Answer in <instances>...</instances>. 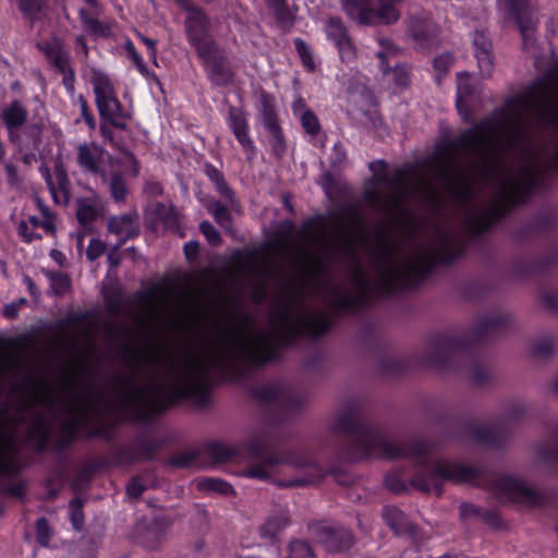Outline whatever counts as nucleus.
I'll return each mask as SVG.
<instances>
[{"label":"nucleus","instance_id":"obj_10","mask_svg":"<svg viewBox=\"0 0 558 558\" xmlns=\"http://www.w3.org/2000/svg\"><path fill=\"white\" fill-rule=\"evenodd\" d=\"M312 536L329 553L349 550L354 542L352 532L340 523L329 520L313 521L307 524Z\"/></svg>","mask_w":558,"mask_h":558},{"label":"nucleus","instance_id":"obj_50","mask_svg":"<svg viewBox=\"0 0 558 558\" xmlns=\"http://www.w3.org/2000/svg\"><path fill=\"white\" fill-rule=\"evenodd\" d=\"M232 133L238 140L239 144L242 146L246 155V159L248 161H252L256 156V147L248 134V129H242L240 131H234Z\"/></svg>","mask_w":558,"mask_h":558},{"label":"nucleus","instance_id":"obj_34","mask_svg":"<svg viewBox=\"0 0 558 558\" xmlns=\"http://www.w3.org/2000/svg\"><path fill=\"white\" fill-rule=\"evenodd\" d=\"M154 213L168 230L172 232H177L179 230L180 217L173 205L168 206L163 203H157Z\"/></svg>","mask_w":558,"mask_h":558},{"label":"nucleus","instance_id":"obj_11","mask_svg":"<svg viewBox=\"0 0 558 558\" xmlns=\"http://www.w3.org/2000/svg\"><path fill=\"white\" fill-rule=\"evenodd\" d=\"M173 519L162 511L144 515L134 525L136 539L149 549H156L165 539L168 530L173 525Z\"/></svg>","mask_w":558,"mask_h":558},{"label":"nucleus","instance_id":"obj_57","mask_svg":"<svg viewBox=\"0 0 558 558\" xmlns=\"http://www.w3.org/2000/svg\"><path fill=\"white\" fill-rule=\"evenodd\" d=\"M114 427H116V423H112V422L102 423L98 426H95L89 432H87L86 437L87 438L99 437L106 441H110L113 439Z\"/></svg>","mask_w":558,"mask_h":558},{"label":"nucleus","instance_id":"obj_31","mask_svg":"<svg viewBox=\"0 0 558 558\" xmlns=\"http://www.w3.org/2000/svg\"><path fill=\"white\" fill-rule=\"evenodd\" d=\"M204 172L207 178L215 184L217 192L230 203H233L234 192L227 183L222 172L209 162L204 165Z\"/></svg>","mask_w":558,"mask_h":558},{"label":"nucleus","instance_id":"obj_12","mask_svg":"<svg viewBox=\"0 0 558 558\" xmlns=\"http://www.w3.org/2000/svg\"><path fill=\"white\" fill-rule=\"evenodd\" d=\"M183 25L187 40L197 53L217 45L209 34L211 23L203 8L198 7L187 13Z\"/></svg>","mask_w":558,"mask_h":558},{"label":"nucleus","instance_id":"obj_26","mask_svg":"<svg viewBox=\"0 0 558 558\" xmlns=\"http://www.w3.org/2000/svg\"><path fill=\"white\" fill-rule=\"evenodd\" d=\"M76 205V218L84 228L89 227L104 211L96 196L78 198Z\"/></svg>","mask_w":558,"mask_h":558},{"label":"nucleus","instance_id":"obj_27","mask_svg":"<svg viewBox=\"0 0 558 558\" xmlns=\"http://www.w3.org/2000/svg\"><path fill=\"white\" fill-rule=\"evenodd\" d=\"M27 117L26 108L17 99L11 101L0 113V118L7 129H20L27 121Z\"/></svg>","mask_w":558,"mask_h":558},{"label":"nucleus","instance_id":"obj_33","mask_svg":"<svg viewBox=\"0 0 558 558\" xmlns=\"http://www.w3.org/2000/svg\"><path fill=\"white\" fill-rule=\"evenodd\" d=\"M78 16L82 22L84 29L95 36H99L102 38H108L111 36V28L108 24L99 21L89 15V13L85 9H81L78 11Z\"/></svg>","mask_w":558,"mask_h":558},{"label":"nucleus","instance_id":"obj_52","mask_svg":"<svg viewBox=\"0 0 558 558\" xmlns=\"http://www.w3.org/2000/svg\"><path fill=\"white\" fill-rule=\"evenodd\" d=\"M43 126L39 123H32L24 128L26 146L32 149H38L41 144Z\"/></svg>","mask_w":558,"mask_h":558},{"label":"nucleus","instance_id":"obj_35","mask_svg":"<svg viewBox=\"0 0 558 558\" xmlns=\"http://www.w3.org/2000/svg\"><path fill=\"white\" fill-rule=\"evenodd\" d=\"M473 437L487 446L498 447L505 441V435L499 432L497 426H476L472 430Z\"/></svg>","mask_w":558,"mask_h":558},{"label":"nucleus","instance_id":"obj_32","mask_svg":"<svg viewBox=\"0 0 558 558\" xmlns=\"http://www.w3.org/2000/svg\"><path fill=\"white\" fill-rule=\"evenodd\" d=\"M531 413V407L521 401L511 403L502 414L499 425H517L526 418Z\"/></svg>","mask_w":558,"mask_h":558},{"label":"nucleus","instance_id":"obj_37","mask_svg":"<svg viewBox=\"0 0 558 558\" xmlns=\"http://www.w3.org/2000/svg\"><path fill=\"white\" fill-rule=\"evenodd\" d=\"M50 281V290L57 296L64 295L71 288V280L68 275L61 271L43 270Z\"/></svg>","mask_w":558,"mask_h":558},{"label":"nucleus","instance_id":"obj_25","mask_svg":"<svg viewBox=\"0 0 558 558\" xmlns=\"http://www.w3.org/2000/svg\"><path fill=\"white\" fill-rule=\"evenodd\" d=\"M36 47L45 54L52 68L60 65V63L71 58L70 52L64 47L63 40L57 36L38 41Z\"/></svg>","mask_w":558,"mask_h":558},{"label":"nucleus","instance_id":"obj_6","mask_svg":"<svg viewBox=\"0 0 558 558\" xmlns=\"http://www.w3.org/2000/svg\"><path fill=\"white\" fill-rule=\"evenodd\" d=\"M368 168L375 173L377 184L386 186L391 192L389 195L383 196L377 186H371L363 191V199L371 207L385 213L399 207L411 191L408 170L404 168L397 169L393 175H389L387 163L384 160L372 161Z\"/></svg>","mask_w":558,"mask_h":558},{"label":"nucleus","instance_id":"obj_13","mask_svg":"<svg viewBox=\"0 0 558 558\" xmlns=\"http://www.w3.org/2000/svg\"><path fill=\"white\" fill-rule=\"evenodd\" d=\"M407 33L418 51H430L439 44V27L425 15H414L407 22Z\"/></svg>","mask_w":558,"mask_h":558},{"label":"nucleus","instance_id":"obj_38","mask_svg":"<svg viewBox=\"0 0 558 558\" xmlns=\"http://www.w3.org/2000/svg\"><path fill=\"white\" fill-rule=\"evenodd\" d=\"M19 10L32 24L39 20V14L46 8L45 0H19Z\"/></svg>","mask_w":558,"mask_h":558},{"label":"nucleus","instance_id":"obj_16","mask_svg":"<svg viewBox=\"0 0 558 558\" xmlns=\"http://www.w3.org/2000/svg\"><path fill=\"white\" fill-rule=\"evenodd\" d=\"M383 519L389 529L398 536L408 535L415 546H421L427 539L426 534L396 506H385Z\"/></svg>","mask_w":558,"mask_h":558},{"label":"nucleus","instance_id":"obj_46","mask_svg":"<svg viewBox=\"0 0 558 558\" xmlns=\"http://www.w3.org/2000/svg\"><path fill=\"white\" fill-rule=\"evenodd\" d=\"M266 130L269 132V134L271 136L270 144H271L272 153L276 155V157L281 158L286 153L287 145H286L284 135H283V132H282L280 125L279 124L272 125L270 128H267Z\"/></svg>","mask_w":558,"mask_h":558},{"label":"nucleus","instance_id":"obj_18","mask_svg":"<svg viewBox=\"0 0 558 558\" xmlns=\"http://www.w3.org/2000/svg\"><path fill=\"white\" fill-rule=\"evenodd\" d=\"M108 231L119 236L120 245L134 239L141 233L140 216L136 210L108 219Z\"/></svg>","mask_w":558,"mask_h":558},{"label":"nucleus","instance_id":"obj_21","mask_svg":"<svg viewBox=\"0 0 558 558\" xmlns=\"http://www.w3.org/2000/svg\"><path fill=\"white\" fill-rule=\"evenodd\" d=\"M291 517L287 509H280L269 514L263 524L258 527V534L262 538L275 544L279 535L290 525Z\"/></svg>","mask_w":558,"mask_h":558},{"label":"nucleus","instance_id":"obj_14","mask_svg":"<svg viewBox=\"0 0 558 558\" xmlns=\"http://www.w3.org/2000/svg\"><path fill=\"white\" fill-rule=\"evenodd\" d=\"M197 56L202 59L208 78L214 85L228 86L233 82L234 73L227 57L217 45L206 50L202 49Z\"/></svg>","mask_w":558,"mask_h":558},{"label":"nucleus","instance_id":"obj_9","mask_svg":"<svg viewBox=\"0 0 558 558\" xmlns=\"http://www.w3.org/2000/svg\"><path fill=\"white\" fill-rule=\"evenodd\" d=\"M92 85L100 118L108 121L116 129L125 130L126 121L131 118V114L123 109L117 98L110 80L101 73H95L92 77Z\"/></svg>","mask_w":558,"mask_h":558},{"label":"nucleus","instance_id":"obj_60","mask_svg":"<svg viewBox=\"0 0 558 558\" xmlns=\"http://www.w3.org/2000/svg\"><path fill=\"white\" fill-rule=\"evenodd\" d=\"M472 381L477 386H484L490 380V373L480 364H472L471 368Z\"/></svg>","mask_w":558,"mask_h":558},{"label":"nucleus","instance_id":"obj_48","mask_svg":"<svg viewBox=\"0 0 558 558\" xmlns=\"http://www.w3.org/2000/svg\"><path fill=\"white\" fill-rule=\"evenodd\" d=\"M53 69L63 75V86L70 94H73L75 90V71L71 65V58L60 63V65H54Z\"/></svg>","mask_w":558,"mask_h":558},{"label":"nucleus","instance_id":"obj_1","mask_svg":"<svg viewBox=\"0 0 558 558\" xmlns=\"http://www.w3.org/2000/svg\"><path fill=\"white\" fill-rule=\"evenodd\" d=\"M332 324L330 314L307 305L302 289H291L286 302L271 315L267 329H255V319L247 313L215 319L201 351L190 350L180 357L168 359L167 387L157 381L155 371L147 374L146 385L137 383L147 366L155 368L161 361L154 343L146 342L143 349L124 345L122 360L130 374L113 378L116 400L94 383L76 380L78 389H74L66 379V403L85 420L119 409L136 422H147L182 399L206 407L216 373L240 375L247 367L264 366L277 357L279 349L293 345L300 336L319 338Z\"/></svg>","mask_w":558,"mask_h":558},{"label":"nucleus","instance_id":"obj_22","mask_svg":"<svg viewBox=\"0 0 558 558\" xmlns=\"http://www.w3.org/2000/svg\"><path fill=\"white\" fill-rule=\"evenodd\" d=\"M376 102L375 97L365 86L351 89L348 95L347 112L353 119L362 121V114Z\"/></svg>","mask_w":558,"mask_h":558},{"label":"nucleus","instance_id":"obj_62","mask_svg":"<svg viewBox=\"0 0 558 558\" xmlns=\"http://www.w3.org/2000/svg\"><path fill=\"white\" fill-rule=\"evenodd\" d=\"M106 251V243L99 239H92L86 250V257L90 262H95Z\"/></svg>","mask_w":558,"mask_h":558},{"label":"nucleus","instance_id":"obj_41","mask_svg":"<svg viewBox=\"0 0 558 558\" xmlns=\"http://www.w3.org/2000/svg\"><path fill=\"white\" fill-rule=\"evenodd\" d=\"M288 558H315V551L310 542L296 538L288 544Z\"/></svg>","mask_w":558,"mask_h":558},{"label":"nucleus","instance_id":"obj_29","mask_svg":"<svg viewBox=\"0 0 558 558\" xmlns=\"http://www.w3.org/2000/svg\"><path fill=\"white\" fill-rule=\"evenodd\" d=\"M51 426L46 418V416L41 413L36 414L29 427V436L36 438V451L43 452L48 444L50 437Z\"/></svg>","mask_w":558,"mask_h":558},{"label":"nucleus","instance_id":"obj_5","mask_svg":"<svg viewBox=\"0 0 558 558\" xmlns=\"http://www.w3.org/2000/svg\"><path fill=\"white\" fill-rule=\"evenodd\" d=\"M512 323L513 316L510 312L496 311L481 316L470 336L456 331L435 335L418 352L417 363L441 372L459 371L471 343L484 341Z\"/></svg>","mask_w":558,"mask_h":558},{"label":"nucleus","instance_id":"obj_61","mask_svg":"<svg viewBox=\"0 0 558 558\" xmlns=\"http://www.w3.org/2000/svg\"><path fill=\"white\" fill-rule=\"evenodd\" d=\"M365 120L371 128L378 129L383 125V119L378 110V105L375 102L371 108H368L363 114L362 120Z\"/></svg>","mask_w":558,"mask_h":558},{"label":"nucleus","instance_id":"obj_23","mask_svg":"<svg viewBox=\"0 0 558 558\" xmlns=\"http://www.w3.org/2000/svg\"><path fill=\"white\" fill-rule=\"evenodd\" d=\"M102 153V149L97 145L80 144L76 161L85 172L101 175L104 172L100 169Z\"/></svg>","mask_w":558,"mask_h":558},{"label":"nucleus","instance_id":"obj_44","mask_svg":"<svg viewBox=\"0 0 558 558\" xmlns=\"http://www.w3.org/2000/svg\"><path fill=\"white\" fill-rule=\"evenodd\" d=\"M293 43L303 66L307 71L314 72L316 63L310 46L302 38H295Z\"/></svg>","mask_w":558,"mask_h":558},{"label":"nucleus","instance_id":"obj_8","mask_svg":"<svg viewBox=\"0 0 558 558\" xmlns=\"http://www.w3.org/2000/svg\"><path fill=\"white\" fill-rule=\"evenodd\" d=\"M403 0H345L343 9L347 15L360 25L378 26L393 25L401 12L396 8Z\"/></svg>","mask_w":558,"mask_h":558},{"label":"nucleus","instance_id":"obj_7","mask_svg":"<svg viewBox=\"0 0 558 558\" xmlns=\"http://www.w3.org/2000/svg\"><path fill=\"white\" fill-rule=\"evenodd\" d=\"M492 488L500 501L515 502L529 508H543L553 498L548 490L535 489L525 481L514 476L493 477Z\"/></svg>","mask_w":558,"mask_h":558},{"label":"nucleus","instance_id":"obj_45","mask_svg":"<svg viewBox=\"0 0 558 558\" xmlns=\"http://www.w3.org/2000/svg\"><path fill=\"white\" fill-rule=\"evenodd\" d=\"M454 62V57L450 52L441 53L434 58L433 60V69L436 73V80L438 84L440 83L441 78L447 75L450 68L452 66Z\"/></svg>","mask_w":558,"mask_h":558},{"label":"nucleus","instance_id":"obj_64","mask_svg":"<svg viewBox=\"0 0 558 558\" xmlns=\"http://www.w3.org/2000/svg\"><path fill=\"white\" fill-rule=\"evenodd\" d=\"M17 233L23 239L24 242L31 243L34 240H40L41 235L33 230L28 226V222L22 220L17 226Z\"/></svg>","mask_w":558,"mask_h":558},{"label":"nucleus","instance_id":"obj_51","mask_svg":"<svg viewBox=\"0 0 558 558\" xmlns=\"http://www.w3.org/2000/svg\"><path fill=\"white\" fill-rule=\"evenodd\" d=\"M70 514L72 526L76 531H81L84 527V513H83V501L81 498H73L70 504Z\"/></svg>","mask_w":558,"mask_h":558},{"label":"nucleus","instance_id":"obj_47","mask_svg":"<svg viewBox=\"0 0 558 558\" xmlns=\"http://www.w3.org/2000/svg\"><path fill=\"white\" fill-rule=\"evenodd\" d=\"M260 113L265 129L279 124L275 107L266 94L260 98Z\"/></svg>","mask_w":558,"mask_h":558},{"label":"nucleus","instance_id":"obj_30","mask_svg":"<svg viewBox=\"0 0 558 558\" xmlns=\"http://www.w3.org/2000/svg\"><path fill=\"white\" fill-rule=\"evenodd\" d=\"M100 177L104 183L108 185L112 199L117 203L124 202L129 194V189L122 173L118 171L111 172L110 174L102 172Z\"/></svg>","mask_w":558,"mask_h":558},{"label":"nucleus","instance_id":"obj_15","mask_svg":"<svg viewBox=\"0 0 558 558\" xmlns=\"http://www.w3.org/2000/svg\"><path fill=\"white\" fill-rule=\"evenodd\" d=\"M253 396L263 404L274 405L281 411L290 410L303 404V399L296 396L281 383H268L253 390Z\"/></svg>","mask_w":558,"mask_h":558},{"label":"nucleus","instance_id":"obj_59","mask_svg":"<svg viewBox=\"0 0 558 558\" xmlns=\"http://www.w3.org/2000/svg\"><path fill=\"white\" fill-rule=\"evenodd\" d=\"M385 485L395 494H401L407 490L404 481L397 472L389 473L385 476Z\"/></svg>","mask_w":558,"mask_h":558},{"label":"nucleus","instance_id":"obj_49","mask_svg":"<svg viewBox=\"0 0 558 558\" xmlns=\"http://www.w3.org/2000/svg\"><path fill=\"white\" fill-rule=\"evenodd\" d=\"M228 123L232 132L248 129L245 112L238 107L231 106L228 111Z\"/></svg>","mask_w":558,"mask_h":558},{"label":"nucleus","instance_id":"obj_42","mask_svg":"<svg viewBox=\"0 0 558 558\" xmlns=\"http://www.w3.org/2000/svg\"><path fill=\"white\" fill-rule=\"evenodd\" d=\"M377 57L381 61L383 72L385 74L388 73V71H391L393 73V81H395L396 85H398L400 87H407L409 85V83H410L409 68L405 64H396L392 69H390V68L386 69V68H384L386 53L383 51H379L377 53Z\"/></svg>","mask_w":558,"mask_h":558},{"label":"nucleus","instance_id":"obj_58","mask_svg":"<svg viewBox=\"0 0 558 558\" xmlns=\"http://www.w3.org/2000/svg\"><path fill=\"white\" fill-rule=\"evenodd\" d=\"M199 230L210 245L217 246L221 243L222 239L219 231L209 221H202Z\"/></svg>","mask_w":558,"mask_h":558},{"label":"nucleus","instance_id":"obj_3","mask_svg":"<svg viewBox=\"0 0 558 558\" xmlns=\"http://www.w3.org/2000/svg\"><path fill=\"white\" fill-rule=\"evenodd\" d=\"M331 433L341 438V459L357 462L372 458L399 459L407 458L415 465L410 478L412 488L440 497L445 483H468L482 485L485 471L478 466L462 462L432 458L434 444L414 437L400 442L390 441L384 429L366 420L362 409L354 402L345 404L336 415Z\"/></svg>","mask_w":558,"mask_h":558},{"label":"nucleus","instance_id":"obj_63","mask_svg":"<svg viewBox=\"0 0 558 558\" xmlns=\"http://www.w3.org/2000/svg\"><path fill=\"white\" fill-rule=\"evenodd\" d=\"M415 189L418 193L424 194L425 198L427 201H430L433 203L438 202V195H437L435 189L428 182H426L424 179L418 178L416 180Z\"/></svg>","mask_w":558,"mask_h":558},{"label":"nucleus","instance_id":"obj_4","mask_svg":"<svg viewBox=\"0 0 558 558\" xmlns=\"http://www.w3.org/2000/svg\"><path fill=\"white\" fill-rule=\"evenodd\" d=\"M205 451L216 463H226L243 457L248 463L241 471L242 476L259 481L270 480L276 466L290 465L298 474L293 478L277 481L276 485L281 488L317 485L328 473L310 450L268 451L267 437L262 432L252 433L236 446L222 441L208 442Z\"/></svg>","mask_w":558,"mask_h":558},{"label":"nucleus","instance_id":"obj_20","mask_svg":"<svg viewBox=\"0 0 558 558\" xmlns=\"http://www.w3.org/2000/svg\"><path fill=\"white\" fill-rule=\"evenodd\" d=\"M509 12L513 16L520 33L523 38L524 45H527L533 37L534 20L532 11L526 0H504Z\"/></svg>","mask_w":558,"mask_h":558},{"label":"nucleus","instance_id":"obj_24","mask_svg":"<svg viewBox=\"0 0 558 558\" xmlns=\"http://www.w3.org/2000/svg\"><path fill=\"white\" fill-rule=\"evenodd\" d=\"M161 447L158 439L142 438L135 444L126 446L121 456L130 461L151 460Z\"/></svg>","mask_w":558,"mask_h":558},{"label":"nucleus","instance_id":"obj_40","mask_svg":"<svg viewBox=\"0 0 558 558\" xmlns=\"http://www.w3.org/2000/svg\"><path fill=\"white\" fill-rule=\"evenodd\" d=\"M207 210L213 215L215 221L225 230L232 227V217L229 209L219 201H215L207 206Z\"/></svg>","mask_w":558,"mask_h":558},{"label":"nucleus","instance_id":"obj_39","mask_svg":"<svg viewBox=\"0 0 558 558\" xmlns=\"http://www.w3.org/2000/svg\"><path fill=\"white\" fill-rule=\"evenodd\" d=\"M10 445L0 438V475L14 476L19 473L20 468L15 460L8 457Z\"/></svg>","mask_w":558,"mask_h":558},{"label":"nucleus","instance_id":"obj_54","mask_svg":"<svg viewBox=\"0 0 558 558\" xmlns=\"http://www.w3.org/2000/svg\"><path fill=\"white\" fill-rule=\"evenodd\" d=\"M301 124L306 133L315 136L320 131V123L317 116L312 110H305L301 116Z\"/></svg>","mask_w":558,"mask_h":558},{"label":"nucleus","instance_id":"obj_56","mask_svg":"<svg viewBox=\"0 0 558 558\" xmlns=\"http://www.w3.org/2000/svg\"><path fill=\"white\" fill-rule=\"evenodd\" d=\"M36 541L41 546H48L51 538V530L48 520L45 517L36 521Z\"/></svg>","mask_w":558,"mask_h":558},{"label":"nucleus","instance_id":"obj_43","mask_svg":"<svg viewBox=\"0 0 558 558\" xmlns=\"http://www.w3.org/2000/svg\"><path fill=\"white\" fill-rule=\"evenodd\" d=\"M198 487L202 490L216 492L225 496L233 495V487L223 480L219 478H204L198 482Z\"/></svg>","mask_w":558,"mask_h":558},{"label":"nucleus","instance_id":"obj_36","mask_svg":"<svg viewBox=\"0 0 558 558\" xmlns=\"http://www.w3.org/2000/svg\"><path fill=\"white\" fill-rule=\"evenodd\" d=\"M557 343L558 340L554 333H545L534 341L532 347V354L539 359H547L554 355Z\"/></svg>","mask_w":558,"mask_h":558},{"label":"nucleus","instance_id":"obj_55","mask_svg":"<svg viewBox=\"0 0 558 558\" xmlns=\"http://www.w3.org/2000/svg\"><path fill=\"white\" fill-rule=\"evenodd\" d=\"M82 421L80 417H72L62 424L61 430L65 437V444H72L78 435Z\"/></svg>","mask_w":558,"mask_h":558},{"label":"nucleus","instance_id":"obj_17","mask_svg":"<svg viewBox=\"0 0 558 558\" xmlns=\"http://www.w3.org/2000/svg\"><path fill=\"white\" fill-rule=\"evenodd\" d=\"M327 38L337 47L340 58L344 62L355 59V46L349 35V31L339 16H330L325 24Z\"/></svg>","mask_w":558,"mask_h":558},{"label":"nucleus","instance_id":"obj_2","mask_svg":"<svg viewBox=\"0 0 558 558\" xmlns=\"http://www.w3.org/2000/svg\"><path fill=\"white\" fill-rule=\"evenodd\" d=\"M465 250L464 234L452 229H438L432 243L405 248L379 234L371 248V281L355 262L349 272L352 289L330 279L316 278L323 300L332 311L357 312L369 304L373 294L388 296L404 288L417 286L437 264H450Z\"/></svg>","mask_w":558,"mask_h":558},{"label":"nucleus","instance_id":"obj_19","mask_svg":"<svg viewBox=\"0 0 558 558\" xmlns=\"http://www.w3.org/2000/svg\"><path fill=\"white\" fill-rule=\"evenodd\" d=\"M474 56L477 60L481 76L488 78L494 71L493 43L485 31H476L473 36Z\"/></svg>","mask_w":558,"mask_h":558},{"label":"nucleus","instance_id":"obj_28","mask_svg":"<svg viewBox=\"0 0 558 558\" xmlns=\"http://www.w3.org/2000/svg\"><path fill=\"white\" fill-rule=\"evenodd\" d=\"M271 10L278 27L283 32H290L295 23V15L291 12L287 0H265Z\"/></svg>","mask_w":558,"mask_h":558},{"label":"nucleus","instance_id":"obj_53","mask_svg":"<svg viewBox=\"0 0 558 558\" xmlns=\"http://www.w3.org/2000/svg\"><path fill=\"white\" fill-rule=\"evenodd\" d=\"M197 463V453L193 450H187L173 456L170 459V464L180 469H189Z\"/></svg>","mask_w":558,"mask_h":558}]
</instances>
